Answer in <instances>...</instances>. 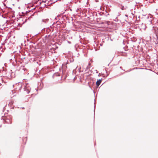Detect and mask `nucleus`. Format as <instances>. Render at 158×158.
<instances>
[{
    "mask_svg": "<svg viewBox=\"0 0 158 158\" xmlns=\"http://www.w3.org/2000/svg\"><path fill=\"white\" fill-rule=\"evenodd\" d=\"M102 79L101 78L100 79L98 80L96 82V85L97 86H98L100 84L102 81Z\"/></svg>",
    "mask_w": 158,
    "mask_h": 158,
    "instance_id": "obj_1",
    "label": "nucleus"
},
{
    "mask_svg": "<svg viewBox=\"0 0 158 158\" xmlns=\"http://www.w3.org/2000/svg\"><path fill=\"white\" fill-rule=\"evenodd\" d=\"M127 7H124V6H122V7H121V9L123 10H125L126 9Z\"/></svg>",
    "mask_w": 158,
    "mask_h": 158,
    "instance_id": "obj_2",
    "label": "nucleus"
}]
</instances>
